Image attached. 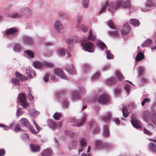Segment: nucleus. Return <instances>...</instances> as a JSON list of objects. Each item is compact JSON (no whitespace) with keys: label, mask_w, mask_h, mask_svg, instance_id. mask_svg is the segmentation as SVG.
<instances>
[{"label":"nucleus","mask_w":156,"mask_h":156,"mask_svg":"<svg viewBox=\"0 0 156 156\" xmlns=\"http://www.w3.org/2000/svg\"><path fill=\"white\" fill-rule=\"evenodd\" d=\"M130 0H126L124 1L123 0H118L115 3L113 2H110L107 3L105 6L112 9L115 10L121 7H128L130 6Z\"/></svg>","instance_id":"obj_1"},{"label":"nucleus","mask_w":156,"mask_h":156,"mask_svg":"<svg viewBox=\"0 0 156 156\" xmlns=\"http://www.w3.org/2000/svg\"><path fill=\"white\" fill-rule=\"evenodd\" d=\"M53 73L54 75H52L50 77V79L52 81L56 82L58 80V77L61 79L68 80V78L66 75L63 71L60 69H55L53 71Z\"/></svg>","instance_id":"obj_2"},{"label":"nucleus","mask_w":156,"mask_h":156,"mask_svg":"<svg viewBox=\"0 0 156 156\" xmlns=\"http://www.w3.org/2000/svg\"><path fill=\"white\" fill-rule=\"evenodd\" d=\"M81 44L85 51L90 53L94 52V51L95 47V45L87 40L85 39L83 41Z\"/></svg>","instance_id":"obj_3"},{"label":"nucleus","mask_w":156,"mask_h":156,"mask_svg":"<svg viewBox=\"0 0 156 156\" xmlns=\"http://www.w3.org/2000/svg\"><path fill=\"white\" fill-rule=\"evenodd\" d=\"M16 78H12L11 80V82L15 85L20 86V81H23L27 80V78L25 76L20 74L19 72H16L15 73Z\"/></svg>","instance_id":"obj_4"},{"label":"nucleus","mask_w":156,"mask_h":156,"mask_svg":"<svg viewBox=\"0 0 156 156\" xmlns=\"http://www.w3.org/2000/svg\"><path fill=\"white\" fill-rule=\"evenodd\" d=\"M18 98L19 99L18 104L23 108H25L29 106V104L27 101L26 96L25 94L23 93H20Z\"/></svg>","instance_id":"obj_5"},{"label":"nucleus","mask_w":156,"mask_h":156,"mask_svg":"<svg viewBox=\"0 0 156 156\" xmlns=\"http://www.w3.org/2000/svg\"><path fill=\"white\" fill-rule=\"evenodd\" d=\"M137 115L136 114H133L131 118V123L133 126L137 129L140 128L141 127L140 122L136 119Z\"/></svg>","instance_id":"obj_6"},{"label":"nucleus","mask_w":156,"mask_h":156,"mask_svg":"<svg viewBox=\"0 0 156 156\" xmlns=\"http://www.w3.org/2000/svg\"><path fill=\"white\" fill-rule=\"evenodd\" d=\"M88 114L86 113H83L82 114L81 119L79 120H77L76 119H73L74 122H75L76 125L77 126H82L86 121V119L87 117Z\"/></svg>","instance_id":"obj_7"},{"label":"nucleus","mask_w":156,"mask_h":156,"mask_svg":"<svg viewBox=\"0 0 156 156\" xmlns=\"http://www.w3.org/2000/svg\"><path fill=\"white\" fill-rule=\"evenodd\" d=\"M109 98L108 95L106 94H103L100 95L98 100V102L101 104H104L108 102Z\"/></svg>","instance_id":"obj_8"},{"label":"nucleus","mask_w":156,"mask_h":156,"mask_svg":"<svg viewBox=\"0 0 156 156\" xmlns=\"http://www.w3.org/2000/svg\"><path fill=\"white\" fill-rule=\"evenodd\" d=\"M82 18L81 17H80L79 18L77 19L76 27L81 29L84 32H85L87 30L88 28L85 25L81 23Z\"/></svg>","instance_id":"obj_9"},{"label":"nucleus","mask_w":156,"mask_h":156,"mask_svg":"<svg viewBox=\"0 0 156 156\" xmlns=\"http://www.w3.org/2000/svg\"><path fill=\"white\" fill-rule=\"evenodd\" d=\"M95 145L97 146L98 148H103V147H105V148L109 149L112 147V146L110 145H107L103 143L101 141L97 140L96 141Z\"/></svg>","instance_id":"obj_10"},{"label":"nucleus","mask_w":156,"mask_h":156,"mask_svg":"<svg viewBox=\"0 0 156 156\" xmlns=\"http://www.w3.org/2000/svg\"><path fill=\"white\" fill-rule=\"evenodd\" d=\"M53 27L55 30L58 31L61 30L63 28L62 22L58 20L55 21L53 24Z\"/></svg>","instance_id":"obj_11"},{"label":"nucleus","mask_w":156,"mask_h":156,"mask_svg":"<svg viewBox=\"0 0 156 156\" xmlns=\"http://www.w3.org/2000/svg\"><path fill=\"white\" fill-rule=\"evenodd\" d=\"M26 71V73L29 78H31L36 76L35 72L34 70H32L31 67H28L27 68Z\"/></svg>","instance_id":"obj_12"},{"label":"nucleus","mask_w":156,"mask_h":156,"mask_svg":"<svg viewBox=\"0 0 156 156\" xmlns=\"http://www.w3.org/2000/svg\"><path fill=\"white\" fill-rule=\"evenodd\" d=\"M23 40L25 44H30L32 43L33 39L32 37L28 35H24L23 37Z\"/></svg>","instance_id":"obj_13"},{"label":"nucleus","mask_w":156,"mask_h":156,"mask_svg":"<svg viewBox=\"0 0 156 156\" xmlns=\"http://www.w3.org/2000/svg\"><path fill=\"white\" fill-rule=\"evenodd\" d=\"M96 34L95 33L92 29H90L89 30L88 37L87 40H90L92 41L96 39Z\"/></svg>","instance_id":"obj_14"},{"label":"nucleus","mask_w":156,"mask_h":156,"mask_svg":"<svg viewBox=\"0 0 156 156\" xmlns=\"http://www.w3.org/2000/svg\"><path fill=\"white\" fill-rule=\"evenodd\" d=\"M17 31V30L14 28H11L5 30V35H8L10 37H13L12 34Z\"/></svg>","instance_id":"obj_15"},{"label":"nucleus","mask_w":156,"mask_h":156,"mask_svg":"<svg viewBox=\"0 0 156 156\" xmlns=\"http://www.w3.org/2000/svg\"><path fill=\"white\" fill-rule=\"evenodd\" d=\"M48 124L49 127L54 129L55 128H59L62 126V124L60 122H59L57 124H56L53 121L51 120H49L48 121Z\"/></svg>","instance_id":"obj_16"},{"label":"nucleus","mask_w":156,"mask_h":156,"mask_svg":"<svg viewBox=\"0 0 156 156\" xmlns=\"http://www.w3.org/2000/svg\"><path fill=\"white\" fill-rule=\"evenodd\" d=\"M40 68L43 67H52L54 66V64L48 62H40Z\"/></svg>","instance_id":"obj_17"},{"label":"nucleus","mask_w":156,"mask_h":156,"mask_svg":"<svg viewBox=\"0 0 156 156\" xmlns=\"http://www.w3.org/2000/svg\"><path fill=\"white\" fill-rule=\"evenodd\" d=\"M66 70L70 74H74L76 73L72 65L67 66L66 67Z\"/></svg>","instance_id":"obj_18"},{"label":"nucleus","mask_w":156,"mask_h":156,"mask_svg":"<svg viewBox=\"0 0 156 156\" xmlns=\"http://www.w3.org/2000/svg\"><path fill=\"white\" fill-rule=\"evenodd\" d=\"M97 45L101 49L103 50L105 49H107L106 47L105 44L101 41H98L96 43Z\"/></svg>","instance_id":"obj_19"},{"label":"nucleus","mask_w":156,"mask_h":156,"mask_svg":"<svg viewBox=\"0 0 156 156\" xmlns=\"http://www.w3.org/2000/svg\"><path fill=\"white\" fill-rule=\"evenodd\" d=\"M143 117L144 120L146 122H148L150 120V114L147 111H146L144 113Z\"/></svg>","instance_id":"obj_20"},{"label":"nucleus","mask_w":156,"mask_h":156,"mask_svg":"<svg viewBox=\"0 0 156 156\" xmlns=\"http://www.w3.org/2000/svg\"><path fill=\"white\" fill-rule=\"evenodd\" d=\"M129 23L131 25L135 27L139 26L140 24V22L137 19H135L130 20Z\"/></svg>","instance_id":"obj_21"},{"label":"nucleus","mask_w":156,"mask_h":156,"mask_svg":"<svg viewBox=\"0 0 156 156\" xmlns=\"http://www.w3.org/2000/svg\"><path fill=\"white\" fill-rule=\"evenodd\" d=\"M152 141H154L156 143V140H151ZM149 147L150 149L154 152H156V144L154 143H151L149 144Z\"/></svg>","instance_id":"obj_22"},{"label":"nucleus","mask_w":156,"mask_h":156,"mask_svg":"<svg viewBox=\"0 0 156 156\" xmlns=\"http://www.w3.org/2000/svg\"><path fill=\"white\" fill-rule=\"evenodd\" d=\"M20 123L25 127H28L30 126V123L28 120L25 118H22L20 120Z\"/></svg>","instance_id":"obj_23"},{"label":"nucleus","mask_w":156,"mask_h":156,"mask_svg":"<svg viewBox=\"0 0 156 156\" xmlns=\"http://www.w3.org/2000/svg\"><path fill=\"white\" fill-rule=\"evenodd\" d=\"M144 55L143 52H138L135 58V60L137 61H139L144 59Z\"/></svg>","instance_id":"obj_24"},{"label":"nucleus","mask_w":156,"mask_h":156,"mask_svg":"<svg viewBox=\"0 0 156 156\" xmlns=\"http://www.w3.org/2000/svg\"><path fill=\"white\" fill-rule=\"evenodd\" d=\"M22 46L19 44H16L13 48V51L15 52H19L21 51Z\"/></svg>","instance_id":"obj_25"},{"label":"nucleus","mask_w":156,"mask_h":156,"mask_svg":"<svg viewBox=\"0 0 156 156\" xmlns=\"http://www.w3.org/2000/svg\"><path fill=\"white\" fill-rule=\"evenodd\" d=\"M52 152L50 150L46 149L42 153L41 156H51Z\"/></svg>","instance_id":"obj_26"},{"label":"nucleus","mask_w":156,"mask_h":156,"mask_svg":"<svg viewBox=\"0 0 156 156\" xmlns=\"http://www.w3.org/2000/svg\"><path fill=\"white\" fill-rule=\"evenodd\" d=\"M152 40L148 39L144 42V43L142 44L141 46L142 47H149L152 44Z\"/></svg>","instance_id":"obj_27"},{"label":"nucleus","mask_w":156,"mask_h":156,"mask_svg":"<svg viewBox=\"0 0 156 156\" xmlns=\"http://www.w3.org/2000/svg\"><path fill=\"white\" fill-rule=\"evenodd\" d=\"M112 115V114L110 112H108L106 115H102L101 117V118L104 121L107 122L110 119Z\"/></svg>","instance_id":"obj_28"},{"label":"nucleus","mask_w":156,"mask_h":156,"mask_svg":"<svg viewBox=\"0 0 156 156\" xmlns=\"http://www.w3.org/2000/svg\"><path fill=\"white\" fill-rule=\"evenodd\" d=\"M79 144L80 146L86 147L87 140L84 138H81L79 139Z\"/></svg>","instance_id":"obj_29"},{"label":"nucleus","mask_w":156,"mask_h":156,"mask_svg":"<svg viewBox=\"0 0 156 156\" xmlns=\"http://www.w3.org/2000/svg\"><path fill=\"white\" fill-rule=\"evenodd\" d=\"M110 2H112V1H108V2H106L105 3V5L103 6L100 9V10L99 11V13H101L103 12H104L105 10V8H108V10H110L111 11H113L115 10V9H111V8H110L108 7L107 6H105V5L107 3Z\"/></svg>","instance_id":"obj_30"},{"label":"nucleus","mask_w":156,"mask_h":156,"mask_svg":"<svg viewBox=\"0 0 156 156\" xmlns=\"http://www.w3.org/2000/svg\"><path fill=\"white\" fill-rule=\"evenodd\" d=\"M30 147L32 151L36 152L39 151V146L34 144H30Z\"/></svg>","instance_id":"obj_31"},{"label":"nucleus","mask_w":156,"mask_h":156,"mask_svg":"<svg viewBox=\"0 0 156 156\" xmlns=\"http://www.w3.org/2000/svg\"><path fill=\"white\" fill-rule=\"evenodd\" d=\"M24 52L27 54L29 58H33L34 57V54L30 50L25 51Z\"/></svg>","instance_id":"obj_32"},{"label":"nucleus","mask_w":156,"mask_h":156,"mask_svg":"<svg viewBox=\"0 0 156 156\" xmlns=\"http://www.w3.org/2000/svg\"><path fill=\"white\" fill-rule=\"evenodd\" d=\"M14 123L15 122H13L9 124L8 127L7 126L0 123V127H3L4 130H7L9 129H11L14 125Z\"/></svg>","instance_id":"obj_33"},{"label":"nucleus","mask_w":156,"mask_h":156,"mask_svg":"<svg viewBox=\"0 0 156 156\" xmlns=\"http://www.w3.org/2000/svg\"><path fill=\"white\" fill-rule=\"evenodd\" d=\"M108 34L110 36L114 37H117L119 35L118 32L115 29L113 31H108Z\"/></svg>","instance_id":"obj_34"},{"label":"nucleus","mask_w":156,"mask_h":156,"mask_svg":"<svg viewBox=\"0 0 156 156\" xmlns=\"http://www.w3.org/2000/svg\"><path fill=\"white\" fill-rule=\"evenodd\" d=\"M115 81V79L112 77L109 78L105 80L106 83L109 85L114 84Z\"/></svg>","instance_id":"obj_35"},{"label":"nucleus","mask_w":156,"mask_h":156,"mask_svg":"<svg viewBox=\"0 0 156 156\" xmlns=\"http://www.w3.org/2000/svg\"><path fill=\"white\" fill-rule=\"evenodd\" d=\"M90 2L89 0H83L82 2V5L83 8L87 9L88 8Z\"/></svg>","instance_id":"obj_36"},{"label":"nucleus","mask_w":156,"mask_h":156,"mask_svg":"<svg viewBox=\"0 0 156 156\" xmlns=\"http://www.w3.org/2000/svg\"><path fill=\"white\" fill-rule=\"evenodd\" d=\"M103 135L105 137H107L109 135L108 128L107 126L104 127L103 130Z\"/></svg>","instance_id":"obj_37"},{"label":"nucleus","mask_w":156,"mask_h":156,"mask_svg":"<svg viewBox=\"0 0 156 156\" xmlns=\"http://www.w3.org/2000/svg\"><path fill=\"white\" fill-rule=\"evenodd\" d=\"M115 75L118 80H121L123 79V76L119 71H117L115 73Z\"/></svg>","instance_id":"obj_38"},{"label":"nucleus","mask_w":156,"mask_h":156,"mask_svg":"<svg viewBox=\"0 0 156 156\" xmlns=\"http://www.w3.org/2000/svg\"><path fill=\"white\" fill-rule=\"evenodd\" d=\"M22 15L17 12L13 13H11L8 15V16L11 18H15L16 17H21Z\"/></svg>","instance_id":"obj_39"},{"label":"nucleus","mask_w":156,"mask_h":156,"mask_svg":"<svg viewBox=\"0 0 156 156\" xmlns=\"http://www.w3.org/2000/svg\"><path fill=\"white\" fill-rule=\"evenodd\" d=\"M145 68L143 67H139L138 70V74L140 76H141L144 72Z\"/></svg>","instance_id":"obj_40"},{"label":"nucleus","mask_w":156,"mask_h":156,"mask_svg":"<svg viewBox=\"0 0 156 156\" xmlns=\"http://www.w3.org/2000/svg\"><path fill=\"white\" fill-rule=\"evenodd\" d=\"M57 53L58 55L62 56L65 55V51L63 48H61L57 50Z\"/></svg>","instance_id":"obj_41"},{"label":"nucleus","mask_w":156,"mask_h":156,"mask_svg":"<svg viewBox=\"0 0 156 156\" xmlns=\"http://www.w3.org/2000/svg\"><path fill=\"white\" fill-rule=\"evenodd\" d=\"M122 111L123 114V116L124 117H126L128 116L129 113L128 110L125 107H123L122 108Z\"/></svg>","instance_id":"obj_42"},{"label":"nucleus","mask_w":156,"mask_h":156,"mask_svg":"<svg viewBox=\"0 0 156 156\" xmlns=\"http://www.w3.org/2000/svg\"><path fill=\"white\" fill-rule=\"evenodd\" d=\"M108 26L111 29H115V27L114 22L112 20H109L107 22Z\"/></svg>","instance_id":"obj_43"},{"label":"nucleus","mask_w":156,"mask_h":156,"mask_svg":"<svg viewBox=\"0 0 156 156\" xmlns=\"http://www.w3.org/2000/svg\"><path fill=\"white\" fill-rule=\"evenodd\" d=\"M106 57L107 59H113L114 58L113 55L112 54L109 50H107L106 52Z\"/></svg>","instance_id":"obj_44"},{"label":"nucleus","mask_w":156,"mask_h":156,"mask_svg":"<svg viewBox=\"0 0 156 156\" xmlns=\"http://www.w3.org/2000/svg\"><path fill=\"white\" fill-rule=\"evenodd\" d=\"M100 76V75L99 73H96L93 75L91 78V80H94L98 79L99 78Z\"/></svg>","instance_id":"obj_45"},{"label":"nucleus","mask_w":156,"mask_h":156,"mask_svg":"<svg viewBox=\"0 0 156 156\" xmlns=\"http://www.w3.org/2000/svg\"><path fill=\"white\" fill-rule=\"evenodd\" d=\"M62 114L60 113L56 112L53 116L54 118L56 120H58L61 116Z\"/></svg>","instance_id":"obj_46"},{"label":"nucleus","mask_w":156,"mask_h":156,"mask_svg":"<svg viewBox=\"0 0 156 156\" xmlns=\"http://www.w3.org/2000/svg\"><path fill=\"white\" fill-rule=\"evenodd\" d=\"M27 92H28V97L30 101H32L33 100L34 98L30 93V88H28Z\"/></svg>","instance_id":"obj_47"},{"label":"nucleus","mask_w":156,"mask_h":156,"mask_svg":"<svg viewBox=\"0 0 156 156\" xmlns=\"http://www.w3.org/2000/svg\"><path fill=\"white\" fill-rule=\"evenodd\" d=\"M72 97L73 100H75L79 99L80 96L77 92H74L73 93Z\"/></svg>","instance_id":"obj_48"},{"label":"nucleus","mask_w":156,"mask_h":156,"mask_svg":"<svg viewBox=\"0 0 156 156\" xmlns=\"http://www.w3.org/2000/svg\"><path fill=\"white\" fill-rule=\"evenodd\" d=\"M23 113V112L21 108H18L16 112V115L17 117H19Z\"/></svg>","instance_id":"obj_49"},{"label":"nucleus","mask_w":156,"mask_h":156,"mask_svg":"<svg viewBox=\"0 0 156 156\" xmlns=\"http://www.w3.org/2000/svg\"><path fill=\"white\" fill-rule=\"evenodd\" d=\"M83 71L85 72H87L90 69V67L89 65L86 63L83 64Z\"/></svg>","instance_id":"obj_50"},{"label":"nucleus","mask_w":156,"mask_h":156,"mask_svg":"<svg viewBox=\"0 0 156 156\" xmlns=\"http://www.w3.org/2000/svg\"><path fill=\"white\" fill-rule=\"evenodd\" d=\"M151 120L152 122L156 126V113L153 115Z\"/></svg>","instance_id":"obj_51"},{"label":"nucleus","mask_w":156,"mask_h":156,"mask_svg":"<svg viewBox=\"0 0 156 156\" xmlns=\"http://www.w3.org/2000/svg\"><path fill=\"white\" fill-rule=\"evenodd\" d=\"M33 66L37 69H39V62L38 61H35L33 63Z\"/></svg>","instance_id":"obj_52"},{"label":"nucleus","mask_w":156,"mask_h":156,"mask_svg":"<svg viewBox=\"0 0 156 156\" xmlns=\"http://www.w3.org/2000/svg\"><path fill=\"white\" fill-rule=\"evenodd\" d=\"M50 76V74L49 73H47L45 74L44 77V81L46 82H47L49 80V77Z\"/></svg>","instance_id":"obj_53"},{"label":"nucleus","mask_w":156,"mask_h":156,"mask_svg":"<svg viewBox=\"0 0 156 156\" xmlns=\"http://www.w3.org/2000/svg\"><path fill=\"white\" fill-rule=\"evenodd\" d=\"M21 130V128L19 124H17L14 129V130L15 132L17 133L20 131Z\"/></svg>","instance_id":"obj_54"},{"label":"nucleus","mask_w":156,"mask_h":156,"mask_svg":"<svg viewBox=\"0 0 156 156\" xmlns=\"http://www.w3.org/2000/svg\"><path fill=\"white\" fill-rule=\"evenodd\" d=\"M151 101V100L149 98H144L143 101L141 102V104L142 106H144L145 104L147 102H150Z\"/></svg>","instance_id":"obj_55"},{"label":"nucleus","mask_w":156,"mask_h":156,"mask_svg":"<svg viewBox=\"0 0 156 156\" xmlns=\"http://www.w3.org/2000/svg\"><path fill=\"white\" fill-rule=\"evenodd\" d=\"M28 127L29 130L32 133L34 134H36L37 133V132L34 129V128L30 125Z\"/></svg>","instance_id":"obj_56"},{"label":"nucleus","mask_w":156,"mask_h":156,"mask_svg":"<svg viewBox=\"0 0 156 156\" xmlns=\"http://www.w3.org/2000/svg\"><path fill=\"white\" fill-rule=\"evenodd\" d=\"M144 131L145 134H147L148 135H151L152 134L151 132L149 130L147 129L146 128L144 129Z\"/></svg>","instance_id":"obj_57"},{"label":"nucleus","mask_w":156,"mask_h":156,"mask_svg":"<svg viewBox=\"0 0 156 156\" xmlns=\"http://www.w3.org/2000/svg\"><path fill=\"white\" fill-rule=\"evenodd\" d=\"M114 94L115 95H117L120 93V91L119 89L118 88H115L114 90Z\"/></svg>","instance_id":"obj_58"},{"label":"nucleus","mask_w":156,"mask_h":156,"mask_svg":"<svg viewBox=\"0 0 156 156\" xmlns=\"http://www.w3.org/2000/svg\"><path fill=\"white\" fill-rule=\"evenodd\" d=\"M70 136L73 137V139H76L78 137V135L76 133H71Z\"/></svg>","instance_id":"obj_59"},{"label":"nucleus","mask_w":156,"mask_h":156,"mask_svg":"<svg viewBox=\"0 0 156 156\" xmlns=\"http://www.w3.org/2000/svg\"><path fill=\"white\" fill-rule=\"evenodd\" d=\"M5 154V151L4 149H0V156H3Z\"/></svg>","instance_id":"obj_60"},{"label":"nucleus","mask_w":156,"mask_h":156,"mask_svg":"<svg viewBox=\"0 0 156 156\" xmlns=\"http://www.w3.org/2000/svg\"><path fill=\"white\" fill-rule=\"evenodd\" d=\"M109 68V66L108 65H106L103 67L102 69V71H105L108 70Z\"/></svg>","instance_id":"obj_61"},{"label":"nucleus","mask_w":156,"mask_h":156,"mask_svg":"<svg viewBox=\"0 0 156 156\" xmlns=\"http://www.w3.org/2000/svg\"><path fill=\"white\" fill-rule=\"evenodd\" d=\"M125 88L127 92L128 93L130 88V86L128 84H126L125 86Z\"/></svg>","instance_id":"obj_62"},{"label":"nucleus","mask_w":156,"mask_h":156,"mask_svg":"<svg viewBox=\"0 0 156 156\" xmlns=\"http://www.w3.org/2000/svg\"><path fill=\"white\" fill-rule=\"evenodd\" d=\"M85 147H86L83 146H80V147L78 150V154H79L80 153L83 151V149Z\"/></svg>","instance_id":"obj_63"},{"label":"nucleus","mask_w":156,"mask_h":156,"mask_svg":"<svg viewBox=\"0 0 156 156\" xmlns=\"http://www.w3.org/2000/svg\"><path fill=\"white\" fill-rule=\"evenodd\" d=\"M113 121L117 125H119L120 124L118 118H116L113 120Z\"/></svg>","instance_id":"obj_64"}]
</instances>
